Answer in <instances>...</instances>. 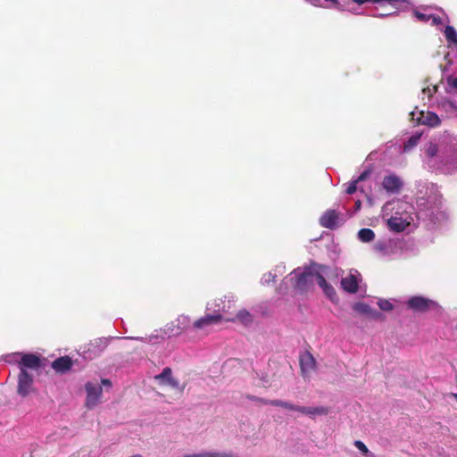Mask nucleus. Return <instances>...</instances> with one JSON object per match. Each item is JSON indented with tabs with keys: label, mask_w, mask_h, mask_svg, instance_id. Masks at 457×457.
Returning a JSON list of instances; mask_svg holds the SVG:
<instances>
[{
	"label": "nucleus",
	"mask_w": 457,
	"mask_h": 457,
	"mask_svg": "<svg viewBox=\"0 0 457 457\" xmlns=\"http://www.w3.org/2000/svg\"><path fill=\"white\" fill-rule=\"evenodd\" d=\"M422 162L430 171L457 173V135L449 131L433 138L422 149Z\"/></svg>",
	"instance_id": "1"
},
{
	"label": "nucleus",
	"mask_w": 457,
	"mask_h": 457,
	"mask_svg": "<svg viewBox=\"0 0 457 457\" xmlns=\"http://www.w3.org/2000/svg\"><path fill=\"white\" fill-rule=\"evenodd\" d=\"M417 211L415 217L421 221L428 229H434L444 222L447 215L441 210V195L436 184L428 180L416 182Z\"/></svg>",
	"instance_id": "2"
},
{
	"label": "nucleus",
	"mask_w": 457,
	"mask_h": 457,
	"mask_svg": "<svg viewBox=\"0 0 457 457\" xmlns=\"http://www.w3.org/2000/svg\"><path fill=\"white\" fill-rule=\"evenodd\" d=\"M286 279H289L293 283L294 290L298 294H305L312 291L313 287L312 262L307 266L298 267L291 271L278 288L280 294H283L287 289Z\"/></svg>",
	"instance_id": "3"
},
{
	"label": "nucleus",
	"mask_w": 457,
	"mask_h": 457,
	"mask_svg": "<svg viewBox=\"0 0 457 457\" xmlns=\"http://www.w3.org/2000/svg\"><path fill=\"white\" fill-rule=\"evenodd\" d=\"M410 210L403 209V211H396L387 220L386 225L390 231L400 233L410 226H417L422 223L415 217V212H412L413 207L409 206Z\"/></svg>",
	"instance_id": "4"
},
{
	"label": "nucleus",
	"mask_w": 457,
	"mask_h": 457,
	"mask_svg": "<svg viewBox=\"0 0 457 457\" xmlns=\"http://www.w3.org/2000/svg\"><path fill=\"white\" fill-rule=\"evenodd\" d=\"M403 245V242L399 239L385 238L378 240L373 245L372 249L380 258L391 261L402 255Z\"/></svg>",
	"instance_id": "5"
},
{
	"label": "nucleus",
	"mask_w": 457,
	"mask_h": 457,
	"mask_svg": "<svg viewBox=\"0 0 457 457\" xmlns=\"http://www.w3.org/2000/svg\"><path fill=\"white\" fill-rule=\"evenodd\" d=\"M312 269L313 272V280L316 279L317 284L322 289L323 294L331 301L337 299V293L331 284L327 282V278L331 273V269L323 264L312 262Z\"/></svg>",
	"instance_id": "6"
},
{
	"label": "nucleus",
	"mask_w": 457,
	"mask_h": 457,
	"mask_svg": "<svg viewBox=\"0 0 457 457\" xmlns=\"http://www.w3.org/2000/svg\"><path fill=\"white\" fill-rule=\"evenodd\" d=\"M406 304L409 309L417 312H425L430 310H442V307L436 301H434L422 295L411 296L407 300Z\"/></svg>",
	"instance_id": "7"
},
{
	"label": "nucleus",
	"mask_w": 457,
	"mask_h": 457,
	"mask_svg": "<svg viewBox=\"0 0 457 457\" xmlns=\"http://www.w3.org/2000/svg\"><path fill=\"white\" fill-rule=\"evenodd\" d=\"M110 339L109 337H99L92 340L82 348V357L89 360L98 357L108 346Z\"/></svg>",
	"instance_id": "8"
},
{
	"label": "nucleus",
	"mask_w": 457,
	"mask_h": 457,
	"mask_svg": "<svg viewBox=\"0 0 457 457\" xmlns=\"http://www.w3.org/2000/svg\"><path fill=\"white\" fill-rule=\"evenodd\" d=\"M154 380L157 381L160 386H167L179 392H183L185 389V385H181L179 379L172 376V370L170 367H165L161 373L155 375Z\"/></svg>",
	"instance_id": "9"
},
{
	"label": "nucleus",
	"mask_w": 457,
	"mask_h": 457,
	"mask_svg": "<svg viewBox=\"0 0 457 457\" xmlns=\"http://www.w3.org/2000/svg\"><path fill=\"white\" fill-rule=\"evenodd\" d=\"M34 378L28 370H21L18 376L17 393L21 397H26L33 390Z\"/></svg>",
	"instance_id": "10"
},
{
	"label": "nucleus",
	"mask_w": 457,
	"mask_h": 457,
	"mask_svg": "<svg viewBox=\"0 0 457 457\" xmlns=\"http://www.w3.org/2000/svg\"><path fill=\"white\" fill-rule=\"evenodd\" d=\"M85 389L87 393L86 404L88 408L95 407L103 393V387L100 384L87 382L85 385Z\"/></svg>",
	"instance_id": "11"
},
{
	"label": "nucleus",
	"mask_w": 457,
	"mask_h": 457,
	"mask_svg": "<svg viewBox=\"0 0 457 457\" xmlns=\"http://www.w3.org/2000/svg\"><path fill=\"white\" fill-rule=\"evenodd\" d=\"M21 366L20 371L30 370H38L43 366L42 359L39 355L32 353L21 352V357L20 358Z\"/></svg>",
	"instance_id": "12"
},
{
	"label": "nucleus",
	"mask_w": 457,
	"mask_h": 457,
	"mask_svg": "<svg viewBox=\"0 0 457 457\" xmlns=\"http://www.w3.org/2000/svg\"><path fill=\"white\" fill-rule=\"evenodd\" d=\"M436 106L439 112L445 114L446 118L457 117V104L448 97L436 98Z\"/></svg>",
	"instance_id": "13"
},
{
	"label": "nucleus",
	"mask_w": 457,
	"mask_h": 457,
	"mask_svg": "<svg viewBox=\"0 0 457 457\" xmlns=\"http://www.w3.org/2000/svg\"><path fill=\"white\" fill-rule=\"evenodd\" d=\"M360 273L357 270H351L350 273L341 279L342 288L351 294L356 293L359 287Z\"/></svg>",
	"instance_id": "14"
},
{
	"label": "nucleus",
	"mask_w": 457,
	"mask_h": 457,
	"mask_svg": "<svg viewBox=\"0 0 457 457\" xmlns=\"http://www.w3.org/2000/svg\"><path fill=\"white\" fill-rule=\"evenodd\" d=\"M300 367L304 378H309L311 373L315 370L316 361L310 352H304L300 355Z\"/></svg>",
	"instance_id": "15"
},
{
	"label": "nucleus",
	"mask_w": 457,
	"mask_h": 457,
	"mask_svg": "<svg viewBox=\"0 0 457 457\" xmlns=\"http://www.w3.org/2000/svg\"><path fill=\"white\" fill-rule=\"evenodd\" d=\"M402 179L395 174L385 176L382 181L383 188L389 194H397L403 187Z\"/></svg>",
	"instance_id": "16"
},
{
	"label": "nucleus",
	"mask_w": 457,
	"mask_h": 457,
	"mask_svg": "<svg viewBox=\"0 0 457 457\" xmlns=\"http://www.w3.org/2000/svg\"><path fill=\"white\" fill-rule=\"evenodd\" d=\"M417 120L420 124H423V125H426V126H428L431 128L439 126L441 123V120H442V119L440 118V116L437 113H436L434 112H430V111H427V112L420 111L419 112V116H418Z\"/></svg>",
	"instance_id": "17"
},
{
	"label": "nucleus",
	"mask_w": 457,
	"mask_h": 457,
	"mask_svg": "<svg viewBox=\"0 0 457 457\" xmlns=\"http://www.w3.org/2000/svg\"><path fill=\"white\" fill-rule=\"evenodd\" d=\"M155 333L158 334V341L161 343L166 338H170L171 337L179 336L181 334L180 330L175 325V321L172 320L167 323L163 328L155 329Z\"/></svg>",
	"instance_id": "18"
},
{
	"label": "nucleus",
	"mask_w": 457,
	"mask_h": 457,
	"mask_svg": "<svg viewBox=\"0 0 457 457\" xmlns=\"http://www.w3.org/2000/svg\"><path fill=\"white\" fill-rule=\"evenodd\" d=\"M224 319L220 314H211L208 313L204 315V317H201L197 320L194 322V328L196 329H204L209 326H212L213 324H218L220 321H221Z\"/></svg>",
	"instance_id": "19"
},
{
	"label": "nucleus",
	"mask_w": 457,
	"mask_h": 457,
	"mask_svg": "<svg viewBox=\"0 0 457 457\" xmlns=\"http://www.w3.org/2000/svg\"><path fill=\"white\" fill-rule=\"evenodd\" d=\"M338 216L336 211L328 210L320 218V223L323 228L334 229L337 226Z\"/></svg>",
	"instance_id": "20"
},
{
	"label": "nucleus",
	"mask_w": 457,
	"mask_h": 457,
	"mask_svg": "<svg viewBox=\"0 0 457 457\" xmlns=\"http://www.w3.org/2000/svg\"><path fill=\"white\" fill-rule=\"evenodd\" d=\"M73 365L72 359L69 356H62L55 359L51 366L52 368L59 373H65L69 371Z\"/></svg>",
	"instance_id": "21"
},
{
	"label": "nucleus",
	"mask_w": 457,
	"mask_h": 457,
	"mask_svg": "<svg viewBox=\"0 0 457 457\" xmlns=\"http://www.w3.org/2000/svg\"><path fill=\"white\" fill-rule=\"evenodd\" d=\"M447 47L457 53V30L452 25H446L443 30Z\"/></svg>",
	"instance_id": "22"
},
{
	"label": "nucleus",
	"mask_w": 457,
	"mask_h": 457,
	"mask_svg": "<svg viewBox=\"0 0 457 457\" xmlns=\"http://www.w3.org/2000/svg\"><path fill=\"white\" fill-rule=\"evenodd\" d=\"M228 321L239 322L245 326H248L253 321V315L246 309L239 310L234 318H226Z\"/></svg>",
	"instance_id": "23"
},
{
	"label": "nucleus",
	"mask_w": 457,
	"mask_h": 457,
	"mask_svg": "<svg viewBox=\"0 0 457 457\" xmlns=\"http://www.w3.org/2000/svg\"><path fill=\"white\" fill-rule=\"evenodd\" d=\"M298 412L302 414H305L312 419H314L317 416H323L328 413V408L325 406H316V407H305L299 406Z\"/></svg>",
	"instance_id": "24"
},
{
	"label": "nucleus",
	"mask_w": 457,
	"mask_h": 457,
	"mask_svg": "<svg viewBox=\"0 0 457 457\" xmlns=\"http://www.w3.org/2000/svg\"><path fill=\"white\" fill-rule=\"evenodd\" d=\"M383 2H386L393 6H395L399 3L406 2V0H349V1L345 2L343 4H345V10H348L349 12H352L353 13H357L354 9L348 7L350 3H354L357 4H368V3L381 4Z\"/></svg>",
	"instance_id": "25"
},
{
	"label": "nucleus",
	"mask_w": 457,
	"mask_h": 457,
	"mask_svg": "<svg viewBox=\"0 0 457 457\" xmlns=\"http://www.w3.org/2000/svg\"><path fill=\"white\" fill-rule=\"evenodd\" d=\"M353 310L360 313H362V314H365L368 316H371L374 318H378L380 316V313L372 309L369 304L364 303H356L353 305Z\"/></svg>",
	"instance_id": "26"
},
{
	"label": "nucleus",
	"mask_w": 457,
	"mask_h": 457,
	"mask_svg": "<svg viewBox=\"0 0 457 457\" xmlns=\"http://www.w3.org/2000/svg\"><path fill=\"white\" fill-rule=\"evenodd\" d=\"M207 311L212 312V314H220L223 317L224 301L223 298H218L207 303Z\"/></svg>",
	"instance_id": "27"
},
{
	"label": "nucleus",
	"mask_w": 457,
	"mask_h": 457,
	"mask_svg": "<svg viewBox=\"0 0 457 457\" xmlns=\"http://www.w3.org/2000/svg\"><path fill=\"white\" fill-rule=\"evenodd\" d=\"M375 232L371 228H363L357 233V238L361 243H370L375 239Z\"/></svg>",
	"instance_id": "28"
},
{
	"label": "nucleus",
	"mask_w": 457,
	"mask_h": 457,
	"mask_svg": "<svg viewBox=\"0 0 457 457\" xmlns=\"http://www.w3.org/2000/svg\"><path fill=\"white\" fill-rule=\"evenodd\" d=\"M158 334L154 331L151 335L145 337H124L123 339L136 340L146 344L156 345L159 344Z\"/></svg>",
	"instance_id": "29"
},
{
	"label": "nucleus",
	"mask_w": 457,
	"mask_h": 457,
	"mask_svg": "<svg viewBox=\"0 0 457 457\" xmlns=\"http://www.w3.org/2000/svg\"><path fill=\"white\" fill-rule=\"evenodd\" d=\"M184 457H238L232 453L224 452H205L200 453L188 454Z\"/></svg>",
	"instance_id": "30"
},
{
	"label": "nucleus",
	"mask_w": 457,
	"mask_h": 457,
	"mask_svg": "<svg viewBox=\"0 0 457 457\" xmlns=\"http://www.w3.org/2000/svg\"><path fill=\"white\" fill-rule=\"evenodd\" d=\"M421 137V133L415 132L413 133L407 141L403 144V150L404 153L410 152L420 142Z\"/></svg>",
	"instance_id": "31"
},
{
	"label": "nucleus",
	"mask_w": 457,
	"mask_h": 457,
	"mask_svg": "<svg viewBox=\"0 0 457 457\" xmlns=\"http://www.w3.org/2000/svg\"><path fill=\"white\" fill-rule=\"evenodd\" d=\"M224 301V311L223 313H230L232 308H234L235 303L237 302V297L235 295L229 293L223 297Z\"/></svg>",
	"instance_id": "32"
},
{
	"label": "nucleus",
	"mask_w": 457,
	"mask_h": 457,
	"mask_svg": "<svg viewBox=\"0 0 457 457\" xmlns=\"http://www.w3.org/2000/svg\"><path fill=\"white\" fill-rule=\"evenodd\" d=\"M174 321L181 333L186 330L191 323L190 318L186 315H179Z\"/></svg>",
	"instance_id": "33"
},
{
	"label": "nucleus",
	"mask_w": 457,
	"mask_h": 457,
	"mask_svg": "<svg viewBox=\"0 0 457 457\" xmlns=\"http://www.w3.org/2000/svg\"><path fill=\"white\" fill-rule=\"evenodd\" d=\"M269 404L270 405H273V406L283 407L285 409H287V410H290V411H298V409H299V405H295V404H294L292 403H289V402H287V401H282V400L270 401Z\"/></svg>",
	"instance_id": "34"
},
{
	"label": "nucleus",
	"mask_w": 457,
	"mask_h": 457,
	"mask_svg": "<svg viewBox=\"0 0 457 457\" xmlns=\"http://www.w3.org/2000/svg\"><path fill=\"white\" fill-rule=\"evenodd\" d=\"M21 357V352H15L12 353L5 354L3 359L5 362L10 364H17L20 368L21 361L20 358Z\"/></svg>",
	"instance_id": "35"
},
{
	"label": "nucleus",
	"mask_w": 457,
	"mask_h": 457,
	"mask_svg": "<svg viewBox=\"0 0 457 457\" xmlns=\"http://www.w3.org/2000/svg\"><path fill=\"white\" fill-rule=\"evenodd\" d=\"M438 87L436 85H433L432 87H427L423 88L422 94L428 96V102H430L433 98V96L437 92Z\"/></svg>",
	"instance_id": "36"
},
{
	"label": "nucleus",
	"mask_w": 457,
	"mask_h": 457,
	"mask_svg": "<svg viewBox=\"0 0 457 457\" xmlns=\"http://www.w3.org/2000/svg\"><path fill=\"white\" fill-rule=\"evenodd\" d=\"M276 278H277V274L270 271V272H267L262 275V277L261 278V282L262 285H268L270 282H274Z\"/></svg>",
	"instance_id": "37"
},
{
	"label": "nucleus",
	"mask_w": 457,
	"mask_h": 457,
	"mask_svg": "<svg viewBox=\"0 0 457 457\" xmlns=\"http://www.w3.org/2000/svg\"><path fill=\"white\" fill-rule=\"evenodd\" d=\"M378 305L382 311H385V312H389V311L393 310V307H394L393 303L389 300H386V299H379L378 302Z\"/></svg>",
	"instance_id": "38"
},
{
	"label": "nucleus",
	"mask_w": 457,
	"mask_h": 457,
	"mask_svg": "<svg viewBox=\"0 0 457 457\" xmlns=\"http://www.w3.org/2000/svg\"><path fill=\"white\" fill-rule=\"evenodd\" d=\"M413 14L417 20L422 22H429L430 21V14H427L424 12H421L420 11L415 10L413 12Z\"/></svg>",
	"instance_id": "39"
},
{
	"label": "nucleus",
	"mask_w": 457,
	"mask_h": 457,
	"mask_svg": "<svg viewBox=\"0 0 457 457\" xmlns=\"http://www.w3.org/2000/svg\"><path fill=\"white\" fill-rule=\"evenodd\" d=\"M357 184L358 182L355 179L351 181L347 185V187L345 188V193L348 195H353V193H355L357 190Z\"/></svg>",
	"instance_id": "40"
},
{
	"label": "nucleus",
	"mask_w": 457,
	"mask_h": 457,
	"mask_svg": "<svg viewBox=\"0 0 457 457\" xmlns=\"http://www.w3.org/2000/svg\"><path fill=\"white\" fill-rule=\"evenodd\" d=\"M370 170L365 169L356 179L355 180L359 183L364 181L370 175Z\"/></svg>",
	"instance_id": "41"
},
{
	"label": "nucleus",
	"mask_w": 457,
	"mask_h": 457,
	"mask_svg": "<svg viewBox=\"0 0 457 457\" xmlns=\"http://www.w3.org/2000/svg\"><path fill=\"white\" fill-rule=\"evenodd\" d=\"M354 445L357 447L358 450H360L363 454H367L369 450L365 444L360 440H356L354 442Z\"/></svg>",
	"instance_id": "42"
},
{
	"label": "nucleus",
	"mask_w": 457,
	"mask_h": 457,
	"mask_svg": "<svg viewBox=\"0 0 457 457\" xmlns=\"http://www.w3.org/2000/svg\"><path fill=\"white\" fill-rule=\"evenodd\" d=\"M431 25L437 26L443 23V20L440 16L436 14H430V21Z\"/></svg>",
	"instance_id": "43"
},
{
	"label": "nucleus",
	"mask_w": 457,
	"mask_h": 457,
	"mask_svg": "<svg viewBox=\"0 0 457 457\" xmlns=\"http://www.w3.org/2000/svg\"><path fill=\"white\" fill-rule=\"evenodd\" d=\"M397 14V12H390V13H380V12H373V13H370V15L371 17H377V18H386V17H389V16H394V15H396Z\"/></svg>",
	"instance_id": "44"
},
{
	"label": "nucleus",
	"mask_w": 457,
	"mask_h": 457,
	"mask_svg": "<svg viewBox=\"0 0 457 457\" xmlns=\"http://www.w3.org/2000/svg\"><path fill=\"white\" fill-rule=\"evenodd\" d=\"M286 271V265L285 263H280L277 265L274 269V273L278 275H282Z\"/></svg>",
	"instance_id": "45"
},
{
	"label": "nucleus",
	"mask_w": 457,
	"mask_h": 457,
	"mask_svg": "<svg viewBox=\"0 0 457 457\" xmlns=\"http://www.w3.org/2000/svg\"><path fill=\"white\" fill-rule=\"evenodd\" d=\"M102 385H103V386H109V387H110V386H112V383H111V380H110V379H108V378H103V379L101 380V386H102Z\"/></svg>",
	"instance_id": "46"
},
{
	"label": "nucleus",
	"mask_w": 457,
	"mask_h": 457,
	"mask_svg": "<svg viewBox=\"0 0 457 457\" xmlns=\"http://www.w3.org/2000/svg\"><path fill=\"white\" fill-rule=\"evenodd\" d=\"M253 399L259 403H263V404H269V402L270 401V400H267L264 398H257V397H254Z\"/></svg>",
	"instance_id": "47"
},
{
	"label": "nucleus",
	"mask_w": 457,
	"mask_h": 457,
	"mask_svg": "<svg viewBox=\"0 0 457 457\" xmlns=\"http://www.w3.org/2000/svg\"><path fill=\"white\" fill-rule=\"evenodd\" d=\"M361 207V200H357L354 204V212H358Z\"/></svg>",
	"instance_id": "48"
},
{
	"label": "nucleus",
	"mask_w": 457,
	"mask_h": 457,
	"mask_svg": "<svg viewBox=\"0 0 457 457\" xmlns=\"http://www.w3.org/2000/svg\"><path fill=\"white\" fill-rule=\"evenodd\" d=\"M130 457H143V456H142V455H140V454H135V455H132V456H130Z\"/></svg>",
	"instance_id": "49"
},
{
	"label": "nucleus",
	"mask_w": 457,
	"mask_h": 457,
	"mask_svg": "<svg viewBox=\"0 0 457 457\" xmlns=\"http://www.w3.org/2000/svg\"><path fill=\"white\" fill-rule=\"evenodd\" d=\"M411 115L412 116V119H414V115H415L414 112H411Z\"/></svg>",
	"instance_id": "50"
}]
</instances>
